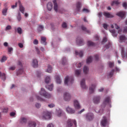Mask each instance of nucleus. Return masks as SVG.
Masks as SVG:
<instances>
[{
	"instance_id": "f257e3e1",
	"label": "nucleus",
	"mask_w": 127,
	"mask_h": 127,
	"mask_svg": "<svg viewBox=\"0 0 127 127\" xmlns=\"http://www.w3.org/2000/svg\"><path fill=\"white\" fill-rule=\"evenodd\" d=\"M40 94L41 96H43V97H45V98H47L48 99H50V98H51L52 95L51 94H49L48 93H47V92L42 88L41 90V92L40 93Z\"/></svg>"
},
{
	"instance_id": "f03ea898",
	"label": "nucleus",
	"mask_w": 127,
	"mask_h": 127,
	"mask_svg": "<svg viewBox=\"0 0 127 127\" xmlns=\"http://www.w3.org/2000/svg\"><path fill=\"white\" fill-rule=\"evenodd\" d=\"M110 103H111V97L108 96L107 97H106L105 98V99L103 103V105H102L101 106V108H105L106 106H107L108 104H110Z\"/></svg>"
},
{
	"instance_id": "7ed1b4c3",
	"label": "nucleus",
	"mask_w": 127,
	"mask_h": 127,
	"mask_svg": "<svg viewBox=\"0 0 127 127\" xmlns=\"http://www.w3.org/2000/svg\"><path fill=\"white\" fill-rule=\"evenodd\" d=\"M73 82H74V78L73 76H70V77H69L68 75H67L66 76H65V80H64V84L65 85H68V83L69 84H72Z\"/></svg>"
},
{
	"instance_id": "20e7f679",
	"label": "nucleus",
	"mask_w": 127,
	"mask_h": 127,
	"mask_svg": "<svg viewBox=\"0 0 127 127\" xmlns=\"http://www.w3.org/2000/svg\"><path fill=\"white\" fill-rule=\"evenodd\" d=\"M71 98V96L69 93H67V92H65L64 94V101H66L67 102H69L70 101Z\"/></svg>"
},
{
	"instance_id": "39448f33",
	"label": "nucleus",
	"mask_w": 127,
	"mask_h": 127,
	"mask_svg": "<svg viewBox=\"0 0 127 127\" xmlns=\"http://www.w3.org/2000/svg\"><path fill=\"white\" fill-rule=\"evenodd\" d=\"M73 124L75 127H77V123L75 120H71L70 119L67 120V126L68 127H71L73 126Z\"/></svg>"
},
{
	"instance_id": "423d86ee",
	"label": "nucleus",
	"mask_w": 127,
	"mask_h": 127,
	"mask_svg": "<svg viewBox=\"0 0 127 127\" xmlns=\"http://www.w3.org/2000/svg\"><path fill=\"white\" fill-rule=\"evenodd\" d=\"M101 96H95L93 98V102L95 105H98L101 102Z\"/></svg>"
},
{
	"instance_id": "0eeeda50",
	"label": "nucleus",
	"mask_w": 127,
	"mask_h": 127,
	"mask_svg": "<svg viewBox=\"0 0 127 127\" xmlns=\"http://www.w3.org/2000/svg\"><path fill=\"white\" fill-rule=\"evenodd\" d=\"M52 116V113H50L49 112H45L44 113V115L43 118L44 119H46V120H48L49 119H51Z\"/></svg>"
},
{
	"instance_id": "6e6552de",
	"label": "nucleus",
	"mask_w": 127,
	"mask_h": 127,
	"mask_svg": "<svg viewBox=\"0 0 127 127\" xmlns=\"http://www.w3.org/2000/svg\"><path fill=\"white\" fill-rule=\"evenodd\" d=\"M86 119L87 121H92L94 119V115L92 113H89L86 115Z\"/></svg>"
},
{
	"instance_id": "1a4fd4ad",
	"label": "nucleus",
	"mask_w": 127,
	"mask_h": 127,
	"mask_svg": "<svg viewBox=\"0 0 127 127\" xmlns=\"http://www.w3.org/2000/svg\"><path fill=\"white\" fill-rule=\"evenodd\" d=\"M108 123V120L107 117H103V119L101 120V124L103 127H105Z\"/></svg>"
},
{
	"instance_id": "9d476101",
	"label": "nucleus",
	"mask_w": 127,
	"mask_h": 127,
	"mask_svg": "<svg viewBox=\"0 0 127 127\" xmlns=\"http://www.w3.org/2000/svg\"><path fill=\"white\" fill-rule=\"evenodd\" d=\"M4 8H3L2 13L4 16H6V13H7V11L8 10V7L7 6V4H4Z\"/></svg>"
},
{
	"instance_id": "9b49d317",
	"label": "nucleus",
	"mask_w": 127,
	"mask_h": 127,
	"mask_svg": "<svg viewBox=\"0 0 127 127\" xmlns=\"http://www.w3.org/2000/svg\"><path fill=\"white\" fill-rule=\"evenodd\" d=\"M74 106L75 107V109H80L81 106L79 102L77 100H75L74 101Z\"/></svg>"
},
{
	"instance_id": "f8f14e48",
	"label": "nucleus",
	"mask_w": 127,
	"mask_h": 127,
	"mask_svg": "<svg viewBox=\"0 0 127 127\" xmlns=\"http://www.w3.org/2000/svg\"><path fill=\"white\" fill-rule=\"evenodd\" d=\"M56 114L58 117H61V116L65 115V113H64L62 110H61L60 109H59L58 110H57Z\"/></svg>"
},
{
	"instance_id": "ddd939ff",
	"label": "nucleus",
	"mask_w": 127,
	"mask_h": 127,
	"mask_svg": "<svg viewBox=\"0 0 127 127\" xmlns=\"http://www.w3.org/2000/svg\"><path fill=\"white\" fill-rule=\"evenodd\" d=\"M96 86L97 85L94 84L92 85L91 87H90L89 92L90 94H92L93 93H94V92H95V89L96 88Z\"/></svg>"
},
{
	"instance_id": "4468645a",
	"label": "nucleus",
	"mask_w": 127,
	"mask_h": 127,
	"mask_svg": "<svg viewBox=\"0 0 127 127\" xmlns=\"http://www.w3.org/2000/svg\"><path fill=\"white\" fill-rule=\"evenodd\" d=\"M80 86L82 89H86L87 87L85 85V80L83 79L80 82Z\"/></svg>"
},
{
	"instance_id": "2eb2a0df",
	"label": "nucleus",
	"mask_w": 127,
	"mask_h": 127,
	"mask_svg": "<svg viewBox=\"0 0 127 127\" xmlns=\"http://www.w3.org/2000/svg\"><path fill=\"white\" fill-rule=\"evenodd\" d=\"M66 111L67 113H68L69 114H74L75 112L74 110L71 109V108H69V107H67V108H66Z\"/></svg>"
},
{
	"instance_id": "dca6fc26",
	"label": "nucleus",
	"mask_w": 127,
	"mask_h": 127,
	"mask_svg": "<svg viewBox=\"0 0 127 127\" xmlns=\"http://www.w3.org/2000/svg\"><path fill=\"white\" fill-rule=\"evenodd\" d=\"M103 15L106 18H113L114 16L108 12H104Z\"/></svg>"
},
{
	"instance_id": "f3484780",
	"label": "nucleus",
	"mask_w": 127,
	"mask_h": 127,
	"mask_svg": "<svg viewBox=\"0 0 127 127\" xmlns=\"http://www.w3.org/2000/svg\"><path fill=\"white\" fill-rule=\"evenodd\" d=\"M47 38L45 37H41V43L43 44V45H44L45 46H46L47 45Z\"/></svg>"
},
{
	"instance_id": "a211bd4d",
	"label": "nucleus",
	"mask_w": 127,
	"mask_h": 127,
	"mask_svg": "<svg viewBox=\"0 0 127 127\" xmlns=\"http://www.w3.org/2000/svg\"><path fill=\"white\" fill-rule=\"evenodd\" d=\"M53 2L54 4V9L56 12L58 11V5L57 3V0H53Z\"/></svg>"
},
{
	"instance_id": "6ab92c4d",
	"label": "nucleus",
	"mask_w": 127,
	"mask_h": 127,
	"mask_svg": "<svg viewBox=\"0 0 127 127\" xmlns=\"http://www.w3.org/2000/svg\"><path fill=\"white\" fill-rule=\"evenodd\" d=\"M47 8L48 11H51L53 8V3L52 2H49L47 4Z\"/></svg>"
},
{
	"instance_id": "aec40b11",
	"label": "nucleus",
	"mask_w": 127,
	"mask_h": 127,
	"mask_svg": "<svg viewBox=\"0 0 127 127\" xmlns=\"http://www.w3.org/2000/svg\"><path fill=\"white\" fill-rule=\"evenodd\" d=\"M76 43L80 46L83 45V41L82 39H80V38H77V39H76Z\"/></svg>"
},
{
	"instance_id": "412c9836",
	"label": "nucleus",
	"mask_w": 127,
	"mask_h": 127,
	"mask_svg": "<svg viewBox=\"0 0 127 127\" xmlns=\"http://www.w3.org/2000/svg\"><path fill=\"white\" fill-rule=\"evenodd\" d=\"M32 64L34 67H37V66H38V62L37 60L36 59L33 60Z\"/></svg>"
},
{
	"instance_id": "4be33fe9",
	"label": "nucleus",
	"mask_w": 127,
	"mask_h": 127,
	"mask_svg": "<svg viewBox=\"0 0 127 127\" xmlns=\"http://www.w3.org/2000/svg\"><path fill=\"white\" fill-rule=\"evenodd\" d=\"M119 40L120 42H124L125 41H126L127 40V38H126V36H124V35H122L119 37Z\"/></svg>"
},
{
	"instance_id": "5701e85b",
	"label": "nucleus",
	"mask_w": 127,
	"mask_h": 127,
	"mask_svg": "<svg viewBox=\"0 0 127 127\" xmlns=\"http://www.w3.org/2000/svg\"><path fill=\"white\" fill-rule=\"evenodd\" d=\"M15 32H17L18 34H19L21 35L23 33L22 29L19 27L16 29V28H15L14 29Z\"/></svg>"
},
{
	"instance_id": "b1692460",
	"label": "nucleus",
	"mask_w": 127,
	"mask_h": 127,
	"mask_svg": "<svg viewBox=\"0 0 127 127\" xmlns=\"http://www.w3.org/2000/svg\"><path fill=\"white\" fill-rule=\"evenodd\" d=\"M117 15L121 18H124L126 15V12H119V13H117Z\"/></svg>"
},
{
	"instance_id": "393cba45",
	"label": "nucleus",
	"mask_w": 127,
	"mask_h": 127,
	"mask_svg": "<svg viewBox=\"0 0 127 127\" xmlns=\"http://www.w3.org/2000/svg\"><path fill=\"white\" fill-rule=\"evenodd\" d=\"M19 10L20 11V12H21V13H22V14H24V7H23L22 5H21L20 2H19Z\"/></svg>"
},
{
	"instance_id": "a878e982",
	"label": "nucleus",
	"mask_w": 127,
	"mask_h": 127,
	"mask_svg": "<svg viewBox=\"0 0 127 127\" xmlns=\"http://www.w3.org/2000/svg\"><path fill=\"white\" fill-rule=\"evenodd\" d=\"M81 30L84 31V32H86V33H87L88 34H90L91 33L90 31H89V30H87V28L84 27V26H81Z\"/></svg>"
},
{
	"instance_id": "bb28decb",
	"label": "nucleus",
	"mask_w": 127,
	"mask_h": 127,
	"mask_svg": "<svg viewBox=\"0 0 127 127\" xmlns=\"http://www.w3.org/2000/svg\"><path fill=\"white\" fill-rule=\"evenodd\" d=\"M28 126L29 127H36V123L35 122H29Z\"/></svg>"
},
{
	"instance_id": "cd10ccee",
	"label": "nucleus",
	"mask_w": 127,
	"mask_h": 127,
	"mask_svg": "<svg viewBox=\"0 0 127 127\" xmlns=\"http://www.w3.org/2000/svg\"><path fill=\"white\" fill-rule=\"evenodd\" d=\"M56 81L57 84H61L62 81L60 79V76H59V75H56Z\"/></svg>"
},
{
	"instance_id": "c85d7f7f",
	"label": "nucleus",
	"mask_w": 127,
	"mask_h": 127,
	"mask_svg": "<svg viewBox=\"0 0 127 127\" xmlns=\"http://www.w3.org/2000/svg\"><path fill=\"white\" fill-rule=\"evenodd\" d=\"M1 77V78L4 81H5V79H6V75H5V73H4V72H1V71H0V78Z\"/></svg>"
},
{
	"instance_id": "c756f323",
	"label": "nucleus",
	"mask_w": 127,
	"mask_h": 127,
	"mask_svg": "<svg viewBox=\"0 0 127 127\" xmlns=\"http://www.w3.org/2000/svg\"><path fill=\"white\" fill-rule=\"evenodd\" d=\"M89 71V67L87 65H85L83 67V72L84 74H88Z\"/></svg>"
},
{
	"instance_id": "7c9ffc66",
	"label": "nucleus",
	"mask_w": 127,
	"mask_h": 127,
	"mask_svg": "<svg viewBox=\"0 0 127 127\" xmlns=\"http://www.w3.org/2000/svg\"><path fill=\"white\" fill-rule=\"evenodd\" d=\"M48 73H52V66L50 64H48V69L46 70Z\"/></svg>"
},
{
	"instance_id": "2f4dec72",
	"label": "nucleus",
	"mask_w": 127,
	"mask_h": 127,
	"mask_svg": "<svg viewBox=\"0 0 127 127\" xmlns=\"http://www.w3.org/2000/svg\"><path fill=\"white\" fill-rule=\"evenodd\" d=\"M81 3L80 2H78V3H77L76 4V10L79 12L80 11L81 9Z\"/></svg>"
},
{
	"instance_id": "473e14b6",
	"label": "nucleus",
	"mask_w": 127,
	"mask_h": 127,
	"mask_svg": "<svg viewBox=\"0 0 127 127\" xmlns=\"http://www.w3.org/2000/svg\"><path fill=\"white\" fill-rule=\"evenodd\" d=\"M81 69H75V74L76 76H79L81 73Z\"/></svg>"
},
{
	"instance_id": "72a5a7b5",
	"label": "nucleus",
	"mask_w": 127,
	"mask_h": 127,
	"mask_svg": "<svg viewBox=\"0 0 127 127\" xmlns=\"http://www.w3.org/2000/svg\"><path fill=\"white\" fill-rule=\"evenodd\" d=\"M75 55H79V57H82L83 56V52L82 51H80L78 53L77 51H75Z\"/></svg>"
},
{
	"instance_id": "f704fd0d",
	"label": "nucleus",
	"mask_w": 127,
	"mask_h": 127,
	"mask_svg": "<svg viewBox=\"0 0 127 127\" xmlns=\"http://www.w3.org/2000/svg\"><path fill=\"white\" fill-rule=\"evenodd\" d=\"M51 79L50 76H46V79H45V82L46 84H49L51 81Z\"/></svg>"
},
{
	"instance_id": "c9c22d12",
	"label": "nucleus",
	"mask_w": 127,
	"mask_h": 127,
	"mask_svg": "<svg viewBox=\"0 0 127 127\" xmlns=\"http://www.w3.org/2000/svg\"><path fill=\"white\" fill-rule=\"evenodd\" d=\"M111 33H112V35L113 37H117L118 34L116 33V30H110Z\"/></svg>"
},
{
	"instance_id": "e433bc0d",
	"label": "nucleus",
	"mask_w": 127,
	"mask_h": 127,
	"mask_svg": "<svg viewBox=\"0 0 127 127\" xmlns=\"http://www.w3.org/2000/svg\"><path fill=\"white\" fill-rule=\"evenodd\" d=\"M95 112L96 113L100 114V115H102L103 114V112H104V110L103 109L101 110L100 109H96Z\"/></svg>"
},
{
	"instance_id": "4c0bfd02",
	"label": "nucleus",
	"mask_w": 127,
	"mask_h": 127,
	"mask_svg": "<svg viewBox=\"0 0 127 127\" xmlns=\"http://www.w3.org/2000/svg\"><path fill=\"white\" fill-rule=\"evenodd\" d=\"M91 62H92V57H88L86 60L87 64H90V63H91Z\"/></svg>"
},
{
	"instance_id": "58836bf2",
	"label": "nucleus",
	"mask_w": 127,
	"mask_h": 127,
	"mask_svg": "<svg viewBox=\"0 0 127 127\" xmlns=\"http://www.w3.org/2000/svg\"><path fill=\"white\" fill-rule=\"evenodd\" d=\"M62 62L63 64H67L66 58H65V57L63 58Z\"/></svg>"
},
{
	"instance_id": "ea45409f",
	"label": "nucleus",
	"mask_w": 127,
	"mask_h": 127,
	"mask_svg": "<svg viewBox=\"0 0 127 127\" xmlns=\"http://www.w3.org/2000/svg\"><path fill=\"white\" fill-rule=\"evenodd\" d=\"M46 88L49 90V91H52L53 90L54 85L53 84L50 85V86H46Z\"/></svg>"
},
{
	"instance_id": "a19ab883",
	"label": "nucleus",
	"mask_w": 127,
	"mask_h": 127,
	"mask_svg": "<svg viewBox=\"0 0 127 127\" xmlns=\"http://www.w3.org/2000/svg\"><path fill=\"white\" fill-rule=\"evenodd\" d=\"M114 71L115 69H112V70L109 72V73H108V75L109 76V77H110L111 78V77H113Z\"/></svg>"
},
{
	"instance_id": "79ce46f5",
	"label": "nucleus",
	"mask_w": 127,
	"mask_h": 127,
	"mask_svg": "<svg viewBox=\"0 0 127 127\" xmlns=\"http://www.w3.org/2000/svg\"><path fill=\"white\" fill-rule=\"evenodd\" d=\"M114 27H115L116 29H120V27L119 26H118V25H117V24H114V25H111V28L112 29H114Z\"/></svg>"
},
{
	"instance_id": "37998d69",
	"label": "nucleus",
	"mask_w": 127,
	"mask_h": 127,
	"mask_svg": "<svg viewBox=\"0 0 127 127\" xmlns=\"http://www.w3.org/2000/svg\"><path fill=\"white\" fill-rule=\"evenodd\" d=\"M17 19L18 22H20V21L21 20L22 17H21V15L20 13H18V16L17 17Z\"/></svg>"
},
{
	"instance_id": "c03bdc74",
	"label": "nucleus",
	"mask_w": 127,
	"mask_h": 127,
	"mask_svg": "<svg viewBox=\"0 0 127 127\" xmlns=\"http://www.w3.org/2000/svg\"><path fill=\"white\" fill-rule=\"evenodd\" d=\"M7 59V57H6L5 56H3L2 59L0 60V62L1 63H3V62H5V61H6Z\"/></svg>"
},
{
	"instance_id": "a18cd8bd",
	"label": "nucleus",
	"mask_w": 127,
	"mask_h": 127,
	"mask_svg": "<svg viewBox=\"0 0 127 127\" xmlns=\"http://www.w3.org/2000/svg\"><path fill=\"white\" fill-rule=\"evenodd\" d=\"M120 2H119V1H113L111 2V5H114V4H120Z\"/></svg>"
},
{
	"instance_id": "49530a36",
	"label": "nucleus",
	"mask_w": 127,
	"mask_h": 127,
	"mask_svg": "<svg viewBox=\"0 0 127 127\" xmlns=\"http://www.w3.org/2000/svg\"><path fill=\"white\" fill-rule=\"evenodd\" d=\"M22 73H24V70L23 68H21L18 70L17 75H19V74H22Z\"/></svg>"
},
{
	"instance_id": "de8ad7c7",
	"label": "nucleus",
	"mask_w": 127,
	"mask_h": 127,
	"mask_svg": "<svg viewBox=\"0 0 127 127\" xmlns=\"http://www.w3.org/2000/svg\"><path fill=\"white\" fill-rule=\"evenodd\" d=\"M27 120L25 118H21L20 119L21 123H26Z\"/></svg>"
},
{
	"instance_id": "09e8293b",
	"label": "nucleus",
	"mask_w": 127,
	"mask_h": 127,
	"mask_svg": "<svg viewBox=\"0 0 127 127\" xmlns=\"http://www.w3.org/2000/svg\"><path fill=\"white\" fill-rule=\"evenodd\" d=\"M87 45L88 46H94L95 44L91 41H88L87 42Z\"/></svg>"
},
{
	"instance_id": "8fccbe9b",
	"label": "nucleus",
	"mask_w": 127,
	"mask_h": 127,
	"mask_svg": "<svg viewBox=\"0 0 127 127\" xmlns=\"http://www.w3.org/2000/svg\"><path fill=\"white\" fill-rule=\"evenodd\" d=\"M43 29H44L43 26L40 25L38 29V30L39 31V32H41V31H43Z\"/></svg>"
},
{
	"instance_id": "3c124183",
	"label": "nucleus",
	"mask_w": 127,
	"mask_h": 127,
	"mask_svg": "<svg viewBox=\"0 0 127 127\" xmlns=\"http://www.w3.org/2000/svg\"><path fill=\"white\" fill-rule=\"evenodd\" d=\"M123 6L125 8V9H127V2H124V3H123Z\"/></svg>"
},
{
	"instance_id": "603ef678",
	"label": "nucleus",
	"mask_w": 127,
	"mask_h": 127,
	"mask_svg": "<svg viewBox=\"0 0 127 127\" xmlns=\"http://www.w3.org/2000/svg\"><path fill=\"white\" fill-rule=\"evenodd\" d=\"M11 26L8 25L6 27L5 29V31H8V30H11Z\"/></svg>"
},
{
	"instance_id": "864d4df0",
	"label": "nucleus",
	"mask_w": 127,
	"mask_h": 127,
	"mask_svg": "<svg viewBox=\"0 0 127 127\" xmlns=\"http://www.w3.org/2000/svg\"><path fill=\"white\" fill-rule=\"evenodd\" d=\"M114 65V63H113L112 62H109V65L110 67H112Z\"/></svg>"
},
{
	"instance_id": "5fc2aeb1",
	"label": "nucleus",
	"mask_w": 127,
	"mask_h": 127,
	"mask_svg": "<svg viewBox=\"0 0 127 127\" xmlns=\"http://www.w3.org/2000/svg\"><path fill=\"white\" fill-rule=\"evenodd\" d=\"M12 51H13V48H10V47H8V52L10 53L11 54V52Z\"/></svg>"
},
{
	"instance_id": "6e6d98bb",
	"label": "nucleus",
	"mask_w": 127,
	"mask_h": 127,
	"mask_svg": "<svg viewBox=\"0 0 127 127\" xmlns=\"http://www.w3.org/2000/svg\"><path fill=\"white\" fill-rule=\"evenodd\" d=\"M95 57V59L96 61H98L99 59V55H94Z\"/></svg>"
},
{
	"instance_id": "4d7b16f0",
	"label": "nucleus",
	"mask_w": 127,
	"mask_h": 127,
	"mask_svg": "<svg viewBox=\"0 0 127 127\" xmlns=\"http://www.w3.org/2000/svg\"><path fill=\"white\" fill-rule=\"evenodd\" d=\"M107 41H108V39L107 38H106V37H105L103 39L102 43H106V42H107Z\"/></svg>"
},
{
	"instance_id": "13d9d810",
	"label": "nucleus",
	"mask_w": 127,
	"mask_h": 127,
	"mask_svg": "<svg viewBox=\"0 0 127 127\" xmlns=\"http://www.w3.org/2000/svg\"><path fill=\"white\" fill-rule=\"evenodd\" d=\"M63 28H66L67 27V24L65 22H64L62 24Z\"/></svg>"
},
{
	"instance_id": "bf43d9fd",
	"label": "nucleus",
	"mask_w": 127,
	"mask_h": 127,
	"mask_svg": "<svg viewBox=\"0 0 127 127\" xmlns=\"http://www.w3.org/2000/svg\"><path fill=\"white\" fill-rule=\"evenodd\" d=\"M111 45V43L109 42L107 45H106L105 48H106V49H109Z\"/></svg>"
},
{
	"instance_id": "052dcab7",
	"label": "nucleus",
	"mask_w": 127,
	"mask_h": 127,
	"mask_svg": "<svg viewBox=\"0 0 127 127\" xmlns=\"http://www.w3.org/2000/svg\"><path fill=\"white\" fill-rule=\"evenodd\" d=\"M48 107L49 108H54V107H55V105L54 104H51L50 105H48Z\"/></svg>"
},
{
	"instance_id": "680f3d73",
	"label": "nucleus",
	"mask_w": 127,
	"mask_h": 127,
	"mask_svg": "<svg viewBox=\"0 0 127 127\" xmlns=\"http://www.w3.org/2000/svg\"><path fill=\"white\" fill-rule=\"evenodd\" d=\"M16 67L14 65H13L12 66H10L9 67V69H11V70H14V69H15Z\"/></svg>"
},
{
	"instance_id": "e2e57ef3",
	"label": "nucleus",
	"mask_w": 127,
	"mask_h": 127,
	"mask_svg": "<svg viewBox=\"0 0 127 127\" xmlns=\"http://www.w3.org/2000/svg\"><path fill=\"white\" fill-rule=\"evenodd\" d=\"M76 64V66L77 67H81L82 64H81V63H78L77 64Z\"/></svg>"
},
{
	"instance_id": "0e129e2a",
	"label": "nucleus",
	"mask_w": 127,
	"mask_h": 127,
	"mask_svg": "<svg viewBox=\"0 0 127 127\" xmlns=\"http://www.w3.org/2000/svg\"><path fill=\"white\" fill-rule=\"evenodd\" d=\"M103 27L106 30H107V29H108V25L107 24H103Z\"/></svg>"
},
{
	"instance_id": "69168bd1",
	"label": "nucleus",
	"mask_w": 127,
	"mask_h": 127,
	"mask_svg": "<svg viewBox=\"0 0 127 127\" xmlns=\"http://www.w3.org/2000/svg\"><path fill=\"white\" fill-rule=\"evenodd\" d=\"M15 115H16V114L14 113V112H12L10 113V116H11V117H14Z\"/></svg>"
},
{
	"instance_id": "338daca9",
	"label": "nucleus",
	"mask_w": 127,
	"mask_h": 127,
	"mask_svg": "<svg viewBox=\"0 0 127 127\" xmlns=\"http://www.w3.org/2000/svg\"><path fill=\"white\" fill-rule=\"evenodd\" d=\"M124 33H127V27H125L123 30Z\"/></svg>"
},
{
	"instance_id": "774afa93",
	"label": "nucleus",
	"mask_w": 127,
	"mask_h": 127,
	"mask_svg": "<svg viewBox=\"0 0 127 127\" xmlns=\"http://www.w3.org/2000/svg\"><path fill=\"white\" fill-rule=\"evenodd\" d=\"M47 127H54L53 124H49Z\"/></svg>"
}]
</instances>
